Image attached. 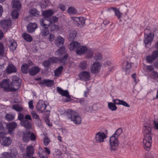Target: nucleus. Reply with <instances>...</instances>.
Returning <instances> with one entry per match:
<instances>
[{
  "label": "nucleus",
  "mask_w": 158,
  "mask_h": 158,
  "mask_svg": "<svg viewBox=\"0 0 158 158\" xmlns=\"http://www.w3.org/2000/svg\"><path fill=\"white\" fill-rule=\"evenodd\" d=\"M59 29V26L58 25H56L53 24L52 25L51 27V31H57Z\"/></svg>",
  "instance_id": "nucleus-49"
},
{
  "label": "nucleus",
  "mask_w": 158,
  "mask_h": 158,
  "mask_svg": "<svg viewBox=\"0 0 158 158\" xmlns=\"http://www.w3.org/2000/svg\"><path fill=\"white\" fill-rule=\"evenodd\" d=\"M0 24L3 29L7 30L11 26V21L9 19H5L1 21Z\"/></svg>",
  "instance_id": "nucleus-12"
},
{
  "label": "nucleus",
  "mask_w": 158,
  "mask_h": 158,
  "mask_svg": "<svg viewBox=\"0 0 158 158\" xmlns=\"http://www.w3.org/2000/svg\"><path fill=\"white\" fill-rule=\"evenodd\" d=\"M78 76L81 80L87 81L89 80L90 73L89 72L84 71L80 72Z\"/></svg>",
  "instance_id": "nucleus-11"
},
{
  "label": "nucleus",
  "mask_w": 158,
  "mask_h": 158,
  "mask_svg": "<svg viewBox=\"0 0 158 158\" xmlns=\"http://www.w3.org/2000/svg\"><path fill=\"white\" fill-rule=\"evenodd\" d=\"M126 68L125 69V71L127 74L129 73V69L131 67V64L129 63L128 61H126Z\"/></svg>",
  "instance_id": "nucleus-43"
},
{
  "label": "nucleus",
  "mask_w": 158,
  "mask_h": 158,
  "mask_svg": "<svg viewBox=\"0 0 158 158\" xmlns=\"http://www.w3.org/2000/svg\"><path fill=\"white\" fill-rule=\"evenodd\" d=\"M122 132L121 128L118 129L110 138V148L112 150L115 151L118 148L119 144L118 138Z\"/></svg>",
  "instance_id": "nucleus-2"
},
{
  "label": "nucleus",
  "mask_w": 158,
  "mask_h": 158,
  "mask_svg": "<svg viewBox=\"0 0 158 158\" xmlns=\"http://www.w3.org/2000/svg\"><path fill=\"white\" fill-rule=\"evenodd\" d=\"M41 70V69L39 67L34 66L31 67L29 70V73L30 75L33 76L36 75Z\"/></svg>",
  "instance_id": "nucleus-15"
},
{
  "label": "nucleus",
  "mask_w": 158,
  "mask_h": 158,
  "mask_svg": "<svg viewBox=\"0 0 158 158\" xmlns=\"http://www.w3.org/2000/svg\"><path fill=\"white\" fill-rule=\"evenodd\" d=\"M87 57L89 58H92L93 56V52L92 50L90 49L87 50Z\"/></svg>",
  "instance_id": "nucleus-58"
},
{
  "label": "nucleus",
  "mask_w": 158,
  "mask_h": 158,
  "mask_svg": "<svg viewBox=\"0 0 158 158\" xmlns=\"http://www.w3.org/2000/svg\"><path fill=\"white\" fill-rule=\"evenodd\" d=\"M17 10H13L11 13V16L12 18L17 19L18 18L19 16V13L17 11Z\"/></svg>",
  "instance_id": "nucleus-45"
},
{
  "label": "nucleus",
  "mask_w": 158,
  "mask_h": 158,
  "mask_svg": "<svg viewBox=\"0 0 158 158\" xmlns=\"http://www.w3.org/2000/svg\"><path fill=\"white\" fill-rule=\"evenodd\" d=\"M8 79H6L4 80H3L1 83V86L3 88H5L4 87L7 85H8Z\"/></svg>",
  "instance_id": "nucleus-46"
},
{
  "label": "nucleus",
  "mask_w": 158,
  "mask_h": 158,
  "mask_svg": "<svg viewBox=\"0 0 158 158\" xmlns=\"http://www.w3.org/2000/svg\"><path fill=\"white\" fill-rule=\"evenodd\" d=\"M152 128V126L151 123V121H149L144 123L143 128V132L144 135L143 143L145 145L144 148L148 151H149L151 148L152 141L153 135L151 133Z\"/></svg>",
  "instance_id": "nucleus-1"
},
{
  "label": "nucleus",
  "mask_w": 158,
  "mask_h": 158,
  "mask_svg": "<svg viewBox=\"0 0 158 158\" xmlns=\"http://www.w3.org/2000/svg\"><path fill=\"white\" fill-rule=\"evenodd\" d=\"M5 128L2 122H0V134L4 133L5 131Z\"/></svg>",
  "instance_id": "nucleus-59"
},
{
  "label": "nucleus",
  "mask_w": 158,
  "mask_h": 158,
  "mask_svg": "<svg viewBox=\"0 0 158 158\" xmlns=\"http://www.w3.org/2000/svg\"><path fill=\"white\" fill-rule=\"evenodd\" d=\"M66 114L68 118L75 124H79L81 123V116L74 111L68 110L66 112Z\"/></svg>",
  "instance_id": "nucleus-4"
},
{
  "label": "nucleus",
  "mask_w": 158,
  "mask_h": 158,
  "mask_svg": "<svg viewBox=\"0 0 158 158\" xmlns=\"http://www.w3.org/2000/svg\"><path fill=\"white\" fill-rule=\"evenodd\" d=\"M153 37L152 36V33L151 32H150L148 34L144 33L143 42L146 46H147L148 44L151 43L153 41Z\"/></svg>",
  "instance_id": "nucleus-14"
},
{
  "label": "nucleus",
  "mask_w": 158,
  "mask_h": 158,
  "mask_svg": "<svg viewBox=\"0 0 158 158\" xmlns=\"http://www.w3.org/2000/svg\"><path fill=\"white\" fill-rule=\"evenodd\" d=\"M63 69V67L62 66H60L56 69L54 72L55 76L57 77H59V75L61 74Z\"/></svg>",
  "instance_id": "nucleus-33"
},
{
  "label": "nucleus",
  "mask_w": 158,
  "mask_h": 158,
  "mask_svg": "<svg viewBox=\"0 0 158 158\" xmlns=\"http://www.w3.org/2000/svg\"><path fill=\"white\" fill-rule=\"evenodd\" d=\"M109 108L112 111H115L117 109V106L112 102H109L108 104Z\"/></svg>",
  "instance_id": "nucleus-36"
},
{
  "label": "nucleus",
  "mask_w": 158,
  "mask_h": 158,
  "mask_svg": "<svg viewBox=\"0 0 158 158\" xmlns=\"http://www.w3.org/2000/svg\"><path fill=\"white\" fill-rule=\"evenodd\" d=\"M70 50L76 49V53L78 55L85 54L87 51V48L84 46H81V44L77 41L71 43L68 46Z\"/></svg>",
  "instance_id": "nucleus-3"
},
{
  "label": "nucleus",
  "mask_w": 158,
  "mask_h": 158,
  "mask_svg": "<svg viewBox=\"0 0 158 158\" xmlns=\"http://www.w3.org/2000/svg\"><path fill=\"white\" fill-rule=\"evenodd\" d=\"M13 108L18 112H20L23 110L22 106H20L18 104L14 105L13 106Z\"/></svg>",
  "instance_id": "nucleus-39"
},
{
  "label": "nucleus",
  "mask_w": 158,
  "mask_h": 158,
  "mask_svg": "<svg viewBox=\"0 0 158 158\" xmlns=\"http://www.w3.org/2000/svg\"><path fill=\"white\" fill-rule=\"evenodd\" d=\"M17 153L15 152V153H6L3 156V158H13V157H15L16 156Z\"/></svg>",
  "instance_id": "nucleus-38"
},
{
  "label": "nucleus",
  "mask_w": 158,
  "mask_h": 158,
  "mask_svg": "<svg viewBox=\"0 0 158 158\" xmlns=\"http://www.w3.org/2000/svg\"><path fill=\"white\" fill-rule=\"evenodd\" d=\"M24 116L23 114L20 112L19 113L18 115V119L20 121V122L24 120Z\"/></svg>",
  "instance_id": "nucleus-52"
},
{
  "label": "nucleus",
  "mask_w": 158,
  "mask_h": 158,
  "mask_svg": "<svg viewBox=\"0 0 158 158\" xmlns=\"http://www.w3.org/2000/svg\"><path fill=\"white\" fill-rule=\"evenodd\" d=\"M12 3V6L13 8L19 10H20L21 5L19 0H13Z\"/></svg>",
  "instance_id": "nucleus-29"
},
{
  "label": "nucleus",
  "mask_w": 158,
  "mask_h": 158,
  "mask_svg": "<svg viewBox=\"0 0 158 158\" xmlns=\"http://www.w3.org/2000/svg\"><path fill=\"white\" fill-rule=\"evenodd\" d=\"M68 12L71 15L75 14L77 13L76 9L73 7H69L68 9Z\"/></svg>",
  "instance_id": "nucleus-42"
},
{
  "label": "nucleus",
  "mask_w": 158,
  "mask_h": 158,
  "mask_svg": "<svg viewBox=\"0 0 158 158\" xmlns=\"http://www.w3.org/2000/svg\"><path fill=\"white\" fill-rule=\"evenodd\" d=\"M29 68L28 65L27 63H23L21 66V71L22 73L24 74H27L29 73V70L28 69Z\"/></svg>",
  "instance_id": "nucleus-30"
},
{
  "label": "nucleus",
  "mask_w": 158,
  "mask_h": 158,
  "mask_svg": "<svg viewBox=\"0 0 158 158\" xmlns=\"http://www.w3.org/2000/svg\"><path fill=\"white\" fill-rule=\"evenodd\" d=\"M53 11L51 10H45L42 13L44 17V18L47 19H51L50 17L53 14Z\"/></svg>",
  "instance_id": "nucleus-22"
},
{
  "label": "nucleus",
  "mask_w": 158,
  "mask_h": 158,
  "mask_svg": "<svg viewBox=\"0 0 158 158\" xmlns=\"http://www.w3.org/2000/svg\"><path fill=\"white\" fill-rule=\"evenodd\" d=\"M37 28V25L36 23H29L27 26V31L30 33H32L34 32Z\"/></svg>",
  "instance_id": "nucleus-18"
},
{
  "label": "nucleus",
  "mask_w": 158,
  "mask_h": 158,
  "mask_svg": "<svg viewBox=\"0 0 158 158\" xmlns=\"http://www.w3.org/2000/svg\"><path fill=\"white\" fill-rule=\"evenodd\" d=\"M101 65L99 62H95L93 63L90 68V71L93 73H98L100 70Z\"/></svg>",
  "instance_id": "nucleus-9"
},
{
  "label": "nucleus",
  "mask_w": 158,
  "mask_h": 158,
  "mask_svg": "<svg viewBox=\"0 0 158 158\" xmlns=\"http://www.w3.org/2000/svg\"><path fill=\"white\" fill-rule=\"evenodd\" d=\"M40 26L42 27H47V28H48L51 24L50 20L44 18L40 20Z\"/></svg>",
  "instance_id": "nucleus-17"
},
{
  "label": "nucleus",
  "mask_w": 158,
  "mask_h": 158,
  "mask_svg": "<svg viewBox=\"0 0 158 158\" xmlns=\"http://www.w3.org/2000/svg\"><path fill=\"white\" fill-rule=\"evenodd\" d=\"M43 28L41 31L40 35L42 36H47L49 33V31L47 27H42Z\"/></svg>",
  "instance_id": "nucleus-31"
},
{
  "label": "nucleus",
  "mask_w": 158,
  "mask_h": 158,
  "mask_svg": "<svg viewBox=\"0 0 158 158\" xmlns=\"http://www.w3.org/2000/svg\"><path fill=\"white\" fill-rule=\"evenodd\" d=\"M6 119L8 121H10L14 119V117L12 114H7L5 116Z\"/></svg>",
  "instance_id": "nucleus-50"
},
{
  "label": "nucleus",
  "mask_w": 158,
  "mask_h": 158,
  "mask_svg": "<svg viewBox=\"0 0 158 158\" xmlns=\"http://www.w3.org/2000/svg\"><path fill=\"white\" fill-rule=\"evenodd\" d=\"M121 100L118 99H114L113 100V103L115 105H120Z\"/></svg>",
  "instance_id": "nucleus-64"
},
{
  "label": "nucleus",
  "mask_w": 158,
  "mask_h": 158,
  "mask_svg": "<svg viewBox=\"0 0 158 158\" xmlns=\"http://www.w3.org/2000/svg\"><path fill=\"white\" fill-rule=\"evenodd\" d=\"M17 126V123L13 122L7 123L6 125V127L9 132H11L14 129L16 128Z\"/></svg>",
  "instance_id": "nucleus-24"
},
{
  "label": "nucleus",
  "mask_w": 158,
  "mask_h": 158,
  "mask_svg": "<svg viewBox=\"0 0 158 158\" xmlns=\"http://www.w3.org/2000/svg\"><path fill=\"white\" fill-rule=\"evenodd\" d=\"M77 33V32L76 30L74 29L70 30L68 37L69 41L73 42L74 40H75Z\"/></svg>",
  "instance_id": "nucleus-19"
},
{
  "label": "nucleus",
  "mask_w": 158,
  "mask_h": 158,
  "mask_svg": "<svg viewBox=\"0 0 158 158\" xmlns=\"http://www.w3.org/2000/svg\"><path fill=\"white\" fill-rule=\"evenodd\" d=\"M34 149L32 145L28 146L26 148V153L27 156L30 157L34 154Z\"/></svg>",
  "instance_id": "nucleus-26"
},
{
  "label": "nucleus",
  "mask_w": 158,
  "mask_h": 158,
  "mask_svg": "<svg viewBox=\"0 0 158 158\" xmlns=\"http://www.w3.org/2000/svg\"><path fill=\"white\" fill-rule=\"evenodd\" d=\"M23 36L24 39L27 42H30L32 41L33 39L29 34L24 33L23 34Z\"/></svg>",
  "instance_id": "nucleus-32"
},
{
  "label": "nucleus",
  "mask_w": 158,
  "mask_h": 158,
  "mask_svg": "<svg viewBox=\"0 0 158 158\" xmlns=\"http://www.w3.org/2000/svg\"><path fill=\"white\" fill-rule=\"evenodd\" d=\"M64 42V39L60 35L57 36L55 41V45L59 48L56 52L60 54L64 52L65 50V48L63 46Z\"/></svg>",
  "instance_id": "nucleus-5"
},
{
  "label": "nucleus",
  "mask_w": 158,
  "mask_h": 158,
  "mask_svg": "<svg viewBox=\"0 0 158 158\" xmlns=\"http://www.w3.org/2000/svg\"><path fill=\"white\" fill-rule=\"evenodd\" d=\"M158 58V50H155L153 51L151 55L147 56L146 60L148 63L152 64L153 61Z\"/></svg>",
  "instance_id": "nucleus-7"
},
{
  "label": "nucleus",
  "mask_w": 158,
  "mask_h": 158,
  "mask_svg": "<svg viewBox=\"0 0 158 158\" xmlns=\"http://www.w3.org/2000/svg\"><path fill=\"white\" fill-rule=\"evenodd\" d=\"M20 124L23 127H24L25 128L29 130L31 128V122L27 120H24L22 122H20Z\"/></svg>",
  "instance_id": "nucleus-27"
},
{
  "label": "nucleus",
  "mask_w": 158,
  "mask_h": 158,
  "mask_svg": "<svg viewBox=\"0 0 158 158\" xmlns=\"http://www.w3.org/2000/svg\"><path fill=\"white\" fill-rule=\"evenodd\" d=\"M17 70L16 68L15 65L12 64H9L5 70V71L7 74H11L16 73Z\"/></svg>",
  "instance_id": "nucleus-13"
},
{
  "label": "nucleus",
  "mask_w": 158,
  "mask_h": 158,
  "mask_svg": "<svg viewBox=\"0 0 158 158\" xmlns=\"http://www.w3.org/2000/svg\"><path fill=\"white\" fill-rule=\"evenodd\" d=\"M120 105H123L124 106L129 107L130 106L126 102L123 100H121L120 103Z\"/></svg>",
  "instance_id": "nucleus-61"
},
{
  "label": "nucleus",
  "mask_w": 158,
  "mask_h": 158,
  "mask_svg": "<svg viewBox=\"0 0 158 158\" xmlns=\"http://www.w3.org/2000/svg\"><path fill=\"white\" fill-rule=\"evenodd\" d=\"M9 42L10 44L9 46L10 49L12 51L15 50L17 47L16 42L14 40H9Z\"/></svg>",
  "instance_id": "nucleus-28"
},
{
  "label": "nucleus",
  "mask_w": 158,
  "mask_h": 158,
  "mask_svg": "<svg viewBox=\"0 0 158 158\" xmlns=\"http://www.w3.org/2000/svg\"><path fill=\"white\" fill-rule=\"evenodd\" d=\"M55 38V35L52 33L50 34L48 38L49 40L50 41H53L54 40Z\"/></svg>",
  "instance_id": "nucleus-62"
},
{
  "label": "nucleus",
  "mask_w": 158,
  "mask_h": 158,
  "mask_svg": "<svg viewBox=\"0 0 158 158\" xmlns=\"http://www.w3.org/2000/svg\"><path fill=\"white\" fill-rule=\"evenodd\" d=\"M30 140L32 141H34L36 139V138L34 134L31 132V134L30 135Z\"/></svg>",
  "instance_id": "nucleus-56"
},
{
  "label": "nucleus",
  "mask_w": 158,
  "mask_h": 158,
  "mask_svg": "<svg viewBox=\"0 0 158 158\" xmlns=\"http://www.w3.org/2000/svg\"><path fill=\"white\" fill-rule=\"evenodd\" d=\"M50 19H51L49 20L51 21V24L52 23H54L57 22L58 20V18L54 16H53L52 18H50Z\"/></svg>",
  "instance_id": "nucleus-54"
},
{
  "label": "nucleus",
  "mask_w": 158,
  "mask_h": 158,
  "mask_svg": "<svg viewBox=\"0 0 158 158\" xmlns=\"http://www.w3.org/2000/svg\"><path fill=\"white\" fill-rule=\"evenodd\" d=\"M4 51V45L2 43H0V56H1L3 54Z\"/></svg>",
  "instance_id": "nucleus-51"
},
{
  "label": "nucleus",
  "mask_w": 158,
  "mask_h": 158,
  "mask_svg": "<svg viewBox=\"0 0 158 158\" xmlns=\"http://www.w3.org/2000/svg\"><path fill=\"white\" fill-rule=\"evenodd\" d=\"M31 114L33 118L40 119L39 115L37 114L34 111H32L31 113Z\"/></svg>",
  "instance_id": "nucleus-53"
},
{
  "label": "nucleus",
  "mask_w": 158,
  "mask_h": 158,
  "mask_svg": "<svg viewBox=\"0 0 158 158\" xmlns=\"http://www.w3.org/2000/svg\"><path fill=\"white\" fill-rule=\"evenodd\" d=\"M49 60L51 63H57L59 62V58L56 57H50L49 58Z\"/></svg>",
  "instance_id": "nucleus-41"
},
{
  "label": "nucleus",
  "mask_w": 158,
  "mask_h": 158,
  "mask_svg": "<svg viewBox=\"0 0 158 158\" xmlns=\"http://www.w3.org/2000/svg\"><path fill=\"white\" fill-rule=\"evenodd\" d=\"M2 139V144L5 146H9L12 142V140L9 137H3Z\"/></svg>",
  "instance_id": "nucleus-25"
},
{
  "label": "nucleus",
  "mask_w": 158,
  "mask_h": 158,
  "mask_svg": "<svg viewBox=\"0 0 158 158\" xmlns=\"http://www.w3.org/2000/svg\"><path fill=\"white\" fill-rule=\"evenodd\" d=\"M114 12L115 15L117 16L118 19H119L122 17V14L118 9H117V10H116V11H115Z\"/></svg>",
  "instance_id": "nucleus-48"
},
{
  "label": "nucleus",
  "mask_w": 158,
  "mask_h": 158,
  "mask_svg": "<svg viewBox=\"0 0 158 158\" xmlns=\"http://www.w3.org/2000/svg\"><path fill=\"white\" fill-rule=\"evenodd\" d=\"M146 69L148 72L153 71L154 68L152 65H148L147 66Z\"/></svg>",
  "instance_id": "nucleus-60"
},
{
  "label": "nucleus",
  "mask_w": 158,
  "mask_h": 158,
  "mask_svg": "<svg viewBox=\"0 0 158 158\" xmlns=\"http://www.w3.org/2000/svg\"><path fill=\"white\" fill-rule=\"evenodd\" d=\"M87 62L85 61L81 62L79 64V67L82 70L85 69L87 68Z\"/></svg>",
  "instance_id": "nucleus-37"
},
{
  "label": "nucleus",
  "mask_w": 158,
  "mask_h": 158,
  "mask_svg": "<svg viewBox=\"0 0 158 158\" xmlns=\"http://www.w3.org/2000/svg\"><path fill=\"white\" fill-rule=\"evenodd\" d=\"M51 62L49 60V58L48 60H44L42 63V65L45 67L48 68L49 67Z\"/></svg>",
  "instance_id": "nucleus-40"
},
{
  "label": "nucleus",
  "mask_w": 158,
  "mask_h": 158,
  "mask_svg": "<svg viewBox=\"0 0 158 158\" xmlns=\"http://www.w3.org/2000/svg\"><path fill=\"white\" fill-rule=\"evenodd\" d=\"M29 12L33 16L38 17L39 15L40 12L35 8H32L30 9Z\"/></svg>",
  "instance_id": "nucleus-35"
},
{
  "label": "nucleus",
  "mask_w": 158,
  "mask_h": 158,
  "mask_svg": "<svg viewBox=\"0 0 158 158\" xmlns=\"http://www.w3.org/2000/svg\"><path fill=\"white\" fill-rule=\"evenodd\" d=\"M102 58V55L100 53H96L94 56V59L96 60H101Z\"/></svg>",
  "instance_id": "nucleus-47"
},
{
  "label": "nucleus",
  "mask_w": 158,
  "mask_h": 158,
  "mask_svg": "<svg viewBox=\"0 0 158 158\" xmlns=\"http://www.w3.org/2000/svg\"><path fill=\"white\" fill-rule=\"evenodd\" d=\"M54 83L53 80L48 79H44L42 81L39 82V84L41 85L44 84L46 86L51 87L52 86Z\"/></svg>",
  "instance_id": "nucleus-23"
},
{
  "label": "nucleus",
  "mask_w": 158,
  "mask_h": 158,
  "mask_svg": "<svg viewBox=\"0 0 158 158\" xmlns=\"http://www.w3.org/2000/svg\"><path fill=\"white\" fill-rule=\"evenodd\" d=\"M145 158H154L153 154L151 152H147L145 154Z\"/></svg>",
  "instance_id": "nucleus-55"
},
{
  "label": "nucleus",
  "mask_w": 158,
  "mask_h": 158,
  "mask_svg": "<svg viewBox=\"0 0 158 158\" xmlns=\"http://www.w3.org/2000/svg\"><path fill=\"white\" fill-rule=\"evenodd\" d=\"M106 137L105 134L103 132H97L95 135V140L98 143H101L104 142L105 139Z\"/></svg>",
  "instance_id": "nucleus-10"
},
{
  "label": "nucleus",
  "mask_w": 158,
  "mask_h": 158,
  "mask_svg": "<svg viewBox=\"0 0 158 158\" xmlns=\"http://www.w3.org/2000/svg\"><path fill=\"white\" fill-rule=\"evenodd\" d=\"M46 105L42 101L40 100L37 103L36 107L37 111H40L42 113L43 112H47L48 110H45Z\"/></svg>",
  "instance_id": "nucleus-8"
},
{
  "label": "nucleus",
  "mask_w": 158,
  "mask_h": 158,
  "mask_svg": "<svg viewBox=\"0 0 158 158\" xmlns=\"http://www.w3.org/2000/svg\"><path fill=\"white\" fill-rule=\"evenodd\" d=\"M81 104L82 105H86L87 104V101L83 98L81 99L80 101Z\"/></svg>",
  "instance_id": "nucleus-63"
},
{
  "label": "nucleus",
  "mask_w": 158,
  "mask_h": 158,
  "mask_svg": "<svg viewBox=\"0 0 158 158\" xmlns=\"http://www.w3.org/2000/svg\"><path fill=\"white\" fill-rule=\"evenodd\" d=\"M152 78L154 79H158V72L156 71H153L151 73Z\"/></svg>",
  "instance_id": "nucleus-44"
},
{
  "label": "nucleus",
  "mask_w": 158,
  "mask_h": 158,
  "mask_svg": "<svg viewBox=\"0 0 158 158\" xmlns=\"http://www.w3.org/2000/svg\"><path fill=\"white\" fill-rule=\"evenodd\" d=\"M73 20L74 22L76 23L78 26H82L85 24V19L84 17H75Z\"/></svg>",
  "instance_id": "nucleus-21"
},
{
  "label": "nucleus",
  "mask_w": 158,
  "mask_h": 158,
  "mask_svg": "<svg viewBox=\"0 0 158 158\" xmlns=\"http://www.w3.org/2000/svg\"><path fill=\"white\" fill-rule=\"evenodd\" d=\"M21 83L19 78L15 77L13 78L11 83V87L9 88V91H15L20 87Z\"/></svg>",
  "instance_id": "nucleus-6"
},
{
  "label": "nucleus",
  "mask_w": 158,
  "mask_h": 158,
  "mask_svg": "<svg viewBox=\"0 0 158 158\" xmlns=\"http://www.w3.org/2000/svg\"><path fill=\"white\" fill-rule=\"evenodd\" d=\"M56 90L58 93L62 96H64L67 98H69L70 95L69 94V92L68 90H64L60 87H58Z\"/></svg>",
  "instance_id": "nucleus-20"
},
{
  "label": "nucleus",
  "mask_w": 158,
  "mask_h": 158,
  "mask_svg": "<svg viewBox=\"0 0 158 158\" xmlns=\"http://www.w3.org/2000/svg\"><path fill=\"white\" fill-rule=\"evenodd\" d=\"M68 58V54H65L64 56L61 58H59V62L62 65H64L66 63L67 59Z\"/></svg>",
  "instance_id": "nucleus-34"
},
{
  "label": "nucleus",
  "mask_w": 158,
  "mask_h": 158,
  "mask_svg": "<svg viewBox=\"0 0 158 158\" xmlns=\"http://www.w3.org/2000/svg\"><path fill=\"white\" fill-rule=\"evenodd\" d=\"M23 136L22 139L24 142L27 143L30 140V135L31 134V131L29 130H26L23 132Z\"/></svg>",
  "instance_id": "nucleus-16"
},
{
  "label": "nucleus",
  "mask_w": 158,
  "mask_h": 158,
  "mask_svg": "<svg viewBox=\"0 0 158 158\" xmlns=\"http://www.w3.org/2000/svg\"><path fill=\"white\" fill-rule=\"evenodd\" d=\"M50 141V139L48 137H46L44 138V143L45 145L47 146L49 143Z\"/></svg>",
  "instance_id": "nucleus-57"
}]
</instances>
